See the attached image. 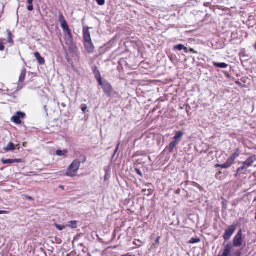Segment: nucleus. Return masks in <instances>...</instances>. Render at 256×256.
<instances>
[{"label":"nucleus","instance_id":"43","mask_svg":"<svg viewBox=\"0 0 256 256\" xmlns=\"http://www.w3.org/2000/svg\"><path fill=\"white\" fill-rule=\"evenodd\" d=\"M210 4V2H206L204 4V6L206 7L209 6Z\"/></svg>","mask_w":256,"mask_h":256},{"label":"nucleus","instance_id":"5","mask_svg":"<svg viewBox=\"0 0 256 256\" xmlns=\"http://www.w3.org/2000/svg\"><path fill=\"white\" fill-rule=\"evenodd\" d=\"M242 230H240L236 234L235 236L232 240L233 246L237 248L240 247L242 244Z\"/></svg>","mask_w":256,"mask_h":256},{"label":"nucleus","instance_id":"38","mask_svg":"<svg viewBox=\"0 0 256 256\" xmlns=\"http://www.w3.org/2000/svg\"><path fill=\"white\" fill-rule=\"evenodd\" d=\"M188 52H193V53H195V54H197V52H196V50H194L192 48H190L189 50L188 49Z\"/></svg>","mask_w":256,"mask_h":256},{"label":"nucleus","instance_id":"45","mask_svg":"<svg viewBox=\"0 0 256 256\" xmlns=\"http://www.w3.org/2000/svg\"><path fill=\"white\" fill-rule=\"evenodd\" d=\"M34 0H27V2H28H28H30V3H31V2H33V1H34Z\"/></svg>","mask_w":256,"mask_h":256},{"label":"nucleus","instance_id":"50","mask_svg":"<svg viewBox=\"0 0 256 256\" xmlns=\"http://www.w3.org/2000/svg\"><path fill=\"white\" fill-rule=\"evenodd\" d=\"M66 60L68 62H69L70 60V58L68 57V58H66Z\"/></svg>","mask_w":256,"mask_h":256},{"label":"nucleus","instance_id":"25","mask_svg":"<svg viewBox=\"0 0 256 256\" xmlns=\"http://www.w3.org/2000/svg\"><path fill=\"white\" fill-rule=\"evenodd\" d=\"M200 241V239L199 238H192L189 243L190 244H195L197 242H199Z\"/></svg>","mask_w":256,"mask_h":256},{"label":"nucleus","instance_id":"11","mask_svg":"<svg viewBox=\"0 0 256 256\" xmlns=\"http://www.w3.org/2000/svg\"><path fill=\"white\" fill-rule=\"evenodd\" d=\"M184 134V132L182 131H178L176 132L174 136V141L176 142L178 144L181 138Z\"/></svg>","mask_w":256,"mask_h":256},{"label":"nucleus","instance_id":"10","mask_svg":"<svg viewBox=\"0 0 256 256\" xmlns=\"http://www.w3.org/2000/svg\"><path fill=\"white\" fill-rule=\"evenodd\" d=\"M3 164H11L14 163H18L21 162L20 159H4L2 160Z\"/></svg>","mask_w":256,"mask_h":256},{"label":"nucleus","instance_id":"33","mask_svg":"<svg viewBox=\"0 0 256 256\" xmlns=\"http://www.w3.org/2000/svg\"><path fill=\"white\" fill-rule=\"evenodd\" d=\"M4 46L3 45L2 40H0V50L2 51L4 49Z\"/></svg>","mask_w":256,"mask_h":256},{"label":"nucleus","instance_id":"32","mask_svg":"<svg viewBox=\"0 0 256 256\" xmlns=\"http://www.w3.org/2000/svg\"><path fill=\"white\" fill-rule=\"evenodd\" d=\"M230 167V166H228V164H227L226 162H225L223 164H220V168H228Z\"/></svg>","mask_w":256,"mask_h":256},{"label":"nucleus","instance_id":"34","mask_svg":"<svg viewBox=\"0 0 256 256\" xmlns=\"http://www.w3.org/2000/svg\"><path fill=\"white\" fill-rule=\"evenodd\" d=\"M135 171L141 177H142L143 175H142V172L140 170H139L138 168H135Z\"/></svg>","mask_w":256,"mask_h":256},{"label":"nucleus","instance_id":"12","mask_svg":"<svg viewBox=\"0 0 256 256\" xmlns=\"http://www.w3.org/2000/svg\"><path fill=\"white\" fill-rule=\"evenodd\" d=\"M174 50H184L185 52H188V48L182 44H178V45L175 46L174 47Z\"/></svg>","mask_w":256,"mask_h":256},{"label":"nucleus","instance_id":"37","mask_svg":"<svg viewBox=\"0 0 256 256\" xmlns=\"http://www.w3.org/2000/svg\"><path fill=\"white\" fill-rule=\"evenodd\" d=\"M87 108V106L86 105H82V111L84 112H86V110Z\"/></svg>","mask_w":256,"mask_h":256},{"label":"nucleus","instance_id":"23","mask_svg":"<svg viewBox=\"0 0 256 256\" xmlns=\"http://www.w3.org/2000/svg\"><path fill=\"white\" fill-rule=\"evenodd\" d=\"M69 224V226L72 228H75L77 227V222L76 220L70 221Z\"/></svg>","mask_w":256,"mask_h":256},{"label":"nucleus","instance_id":"39","mask_svg":"<svg viewBox=\"0 0 256 256\" xmlns=\"http://www.w3.org/2000/svg\"><path fill=\"white\" fill-rule=\"evenodd\" d=\"M118 146H119V144L118 145L117 147L116 148V150H114V154H113L112 157H114V156H115L116 154V152H118Z\"/></svg>","mask_w":256,"mask_h":256},{"label":"nucleus","instance_id":"53","mask_svg":"<svg viewBox=\"0 0 256 256\" xmlns=\"http://www.w3.org/2000/svg\"><path fill=\"white\" fill-rule=\"evenodd\" d=\"M60 188H62L64 189V186H60Z\"/></svg>","mask_w":256,"mask_h":256},{"label":"nucleus","instance_id":"18","mask_svg":"<svg viewBox=\"0 0 256 256\" xmlns=\"http://www.w3.org/2000/svg\"><path fill=\"white\" fill-rule=\"evenodd\" d=\"M6 32L8 33V40L7 42L10 44H13L14 41L12 39V34L9 30H7Z\"/></svg>","mask_w":256,"mask_h":256},{"label":"nucleus","instance_id":"15","mask_svg":"<svg viewBox=\"0 0 256 256\" xmlns=\"http://www.w3.org/2000/svg\"><path fill=\"white\" fill-rule=\"evenodd\" d=\"M213 65L216 68H226L228 66V64L224 62H213Z\"/></svg>","mask_w":256,"mask_h":256},{"label":"nucleus","instance_id":"2","mask_svg":"<svg viewBox=\"0 0 256 256\" xmlns=\"http://www.w3.org/2000/svg\"><path fill=\"white\" fill-rule=\"evenodd\" d=\"M80 164V161L78 160H74L72 164L68 166L66 175L70 177L74 176L79 170Z\"/></svg>","mask_w":256,"mask_h":256},{"label":"nucleus","instance_id":"24","mask_svg":"<svg viewBox=\"0 0 256 256\" xmlns=\"http://www.w3.org/2000/svg\"><path fill=\"white\" fill-rule=\"evenodd\" d=\"M26 114L24 112H18L16 113V116H18V118L20 119V118H24Z\"/></svg>","mask_w":256,"mask_h":256},{"label":"nucleus","instance_id":"29","mask_svg":"<svg viewBox=\"0 0 256 256\" xmlns=\"http://www.w3.org/2000/svg\"><path fill=\"white\" fill-rule=\"evenodd\" d=\"M28 5L27 6V9L29 11H32L34 10L32 2H28Z\"/></svg>","mask_w":256,"mask_h":256},{"label":"nucleus","instance_id":"1","mask_svg":"<svg viewBox=\"0 0 256 256\" xmlns=\"http://www.w3.org/2000/svg\"><path fill=\"white\" fill-rule=\"evenodd\" d=\"M256 160V156H254L249 157L245 162H242V166L237 169L236 173L234 175L235 177H237L242 174L246 173V169L250 166Z\"/></svg>","mask_w":256,"mask_h":256},{"label":"nucleus","instance_id":"19","mask_svg":"<svg viewBox=\"0 0 256 256\" xmlns=\"http://www.w3.org/2000/svg\"><path fill=\"white\" fill-rule=\"evenodd\" d=\"M240 155V150L238 148L236 149V151L234 154H232L230 158L232 159L234 161L235 160V159L238 157Z\"/></svg>","mask_w":256,"mask_h":256},{"label":"nucleus","instance_id":"42","mask_svg":"<svg viewBox=\"0 0 256 256\" xmlns=\"http://www.w3.org/2000/svg\"><path fill=\"white\" fill-rule=\"evenodd\" d=\"M181 192V190L180 188H178L176 191V194H180V192Z\"/></svg>","mask_w":256,"mask_h":256},{"label":"nucleus","instance_id":"35","mask_svg":"<svg viewBox=\"0 0 256 256\" xmlns=\"http://www.w3.org/2000/svg\"><path fill=\"white\" fill-rule=\"evenodd\" d=\"M24 198H25L28 200H31V201H34V199L32 197H31L30 196H28L26 194L24 195Z\"/></svg>","mask_w":256,"mask_h":256},{"label":"nucleus","instance_id":"51","mask_svg":"<svg viewBox=\"0 0 256 256\" xmlns=\"http://www.w3.org/2000/svg\"><path fill=\"white\" fill-rule=\"evenodd\" d=\"M18 90H20V89H22V86H20V87L19 88V86H18Z\"/></svg>","mask_w":256,"mask_h":256},{"label":"nucleus","instance_id":"9","mask_svg":"<svg viewBox=\"0 0 256 256\" xmlns=\"http://www.w3.org/2000/svg\"><path fill=\"white\" fill-rule=\"evenodd\" d=\"M92 70L93 73L95 75V78L98 80V82H99L100 80H102L100 72L98 70L97 66H93L92 68Z\"/></svg>","mask_w":256,"mask_h":256},{"label":"nucleus","instance_id":"48","mask_svg":"<svg viewBox=\"0 0 256 256\" xmlns=\"http://www.w3.org/2000/svg\"><path fill=\"white\" fill-rule=\"evenodd\" d=\"M46 106H44V110H45L46 112Z\"/></svg>","mask_w":256,"mask_h":256},{"label":"nucleus","instance_id":"8","mask_svg":"<svg viewBox=\"0 0 256 256\" xmlns=\"http://www.w3.org/2000/svg\"><path fill=\"white\" fill-rule=\"evenodd\" d=\"M84 45L85 48L89 52H93L94 46L92 42V40L84 41Z\"/></svg>","mask_w":256,"mask_h":256},{"label":"nucleus","instance_id":"17","mask_svg":"<svg viewBox=\"0 0 256 256\" xmlns=\"http://www.w3.org/2000/svg\"><path fill=\"white\" fill-rule=\"evenodd\" d=\"M178 144L176 142L172 141L169 144L168 146V150L170 152H172L174 150V148H176V145Z\"/></svg>","mask_w":256,"mask_h":256},{"label":"nucleus","instance_id":"28","mask_svg":"<svg viewBox=\"0 0 256 256\" xmlns=\"http://www.w3.org/2000/svg\"><path fill=\"white\" fill-rule=\"evenodd\" d=\"M54 224L56 228L60 230H62L65 228V226L63 225H60L57 224Z\"/></svg>","mask_w":256,"mask_h":256},{"label":"nucleus","instance_id":"13","mask_svg":"<svg viewBox=\"0 0 256 256\" xmlns=\"http://www.w3.org/2000/svg\"><path fill=\"white\" fill-rule=\"evenodd\" d=\"M34 56L36 60H38V63L40 64H44L45 60L41 56L40 53L38 52H36L34 53Z\"/></svg>","mask_w":256,"mask_h":256},{"label":"nucleus","instance_id":"22","mask_svg":"<svg viewBox=\"0 0 256 256\" xmlns=\"http://www.w3.org/2000/svg\"><path fill=\"white\" fill-rule=\"evenodd\" d=\"M66 153H67V150H57L56 151V154L58 156H65V154Z\"/></svg>","mask_w":256,"mask_h":256},{"label":"nucleus","instance_id":"46","mask_svg":"<svg viewBox=\"0 0 256 256\" xmlns=\"http://www.w3.org/2000/svg\"><path fill=\"white\" fill-rule=\"evenodd\" d=\"M216 168H218V167H220V164H216Z\"/></svg>","mask_w":256,"mask_h":256},{"label":"nucleus","instance_id":"16","mask_svg":"<svg viewBox=\"0 0 256 256\" xmlns=\"http://www.w3.org/2000/svg\"><path fill=\"white\" fill-rule=\"evenodd\" d=\"M26 75V69L24 68L21 71V73L19 77V82H22L24 81V80H25Z\"/></svg>","mask_w":256,"mask_h":256},{"label":"nucleus","instance_id":"47","mask_svg":"<svg viewBox=\"0 0 256 256\" xmlns=\"http://www.w3.org/2000/svg\"><path fill=\"white\" fill-rule=\"evenodd\" d=\"M122 256H131L129 255L128 254H126L122 255Z\"/></svg>","mask_w":256,"mask_h":256},{"label":"nucleus","instance_id":"7","mask_svg":"<svg viewBox=\"0 0 256 256\" xmlns=\"http://www.w3.org/2000/svg\"><path fill=\"white\" fill-rule=\"evenodd\" d=\"M90 28H83V36L84 39V42L86 40H90L91 37L90 34V32H89Z\"/></svg>","mask_w":256,"mask_h":256},{"label":"nucleus","instance_id":"36","mask_svg":"<svg viewBox=\"0 0 256 256\" xmlns=\"http://www.w3.org/2000/svg\"><path fill=\"white\" fill-rule=\"evenodd\" d=\"M69 50L70 52H75L76 50V47H71L70 46L69 48Z\"/></svg>","mask_w":256,"mask_h":256},{"label":"nucleus","instance_id":"49","mask_svg":"<svg viewBox=\"0 0 256 256\" xmlns=\"http://www.w3.org/2000/svg\"><path fill=\"white\" fill-rule=\"evenodd\" d=\"M236 84H240V83L239 82H238V81L236 82Z\"/></svg>","mask_w":256,"mask_h":256},{"label":"nucleus","instance_id":"30","mask_svg":"<svg viewBox=\"0 0 256 256\" xmlns=\"http://www.w3.org/2000/svg\"><path fill=\"white\" fill-rule=\"evenodd\" d=\"M0 18L2 17V12L4 11V5L2 3L0 2Z\"/></svg>","mask_w":256,"mask_h":256},{"label":"nucleus","instance_id":"52","mask_svg":"<svg viewBox=\"0 0 256 256\" xmlns=\"http://www.w3.org/2000/svg\"><path fill=\"white\" fill-rule=\"evenodd\" d=\"M150 183H148V184H146V186H149V185H150Z\"/></svg>","mask_w":256,"mask_h":256},{"label":"nucleus","instance_id":"26","mask_svg":"<svg viewBox=\"0 0 256 256\" xmlns=\"http://www.w3.org/2000/svg\"><path fill=\"white\" fill-rule=\"evenodd\" d=\"M234 161L230 157L226 160V162L227 164H228V166H230L234 164Z\"/></svg>","mask_w":256,"mask_h":256},{"label":"nucleus","instance_id":"41","mask_svg":"<svg viewBox=\"0 0 256 256\" xmlns=\"http://www.w3.org/2000/svg\"><path fill=\"white\" fill-rule=\"evenodd\" d=\"M160 236H158L156 240H155V243L156 244H159L160 242Z\"/></svg>","mask_w":256,"mask_h":256},{"label":"nucleus","instance_id":"27","mask_svg":"<svg viewBox=\"0 0 256 256\" xmlns=\"http://www.w3.org/2000/svg\"><path fill=\"white\" fill-rule=\"evenodd\" d=\"M58 22L62 24L63 23V22H66V20H64V16L62 14H60L58 18Z\"/></svg>","mask_w":256,"mask_h":256},{"label":"nucleus","instance_id":"14","mask_svg":"<svg viewBox=\"0 0 256 256\" xmlns=\"http://www.w3.org/2000/svg\"><path fill=\"white\" fill-rule=\"evenodd\" d=\"M15 149H16L15 145L14 144V143H12L11 142L8 144V146L4 148V150L6 152L14 150Z\"/></svg>","mask_w":256,"mask_h":256},{"label":"nucleus","instance_id":"55","mask_svg":"<svg viewBox=\"0 0 256 256\" xmlns=\"http://www.w3.org/2000/svg\"><path fill=\"white\" fill-rule=\"evenodd\" d=\"M255 48L256 49V44H255Z\"/></svg>","mask_w":256,"mask_h":256},{"label":"nucleus","instance_id":"31","mask_svg":"<svg viewBox=\"0 0 256 256\" xmlns=\"http://www.w3.org/2000/svg\"><path fill=\"white\" fill-rule=\"evenodd\" d=\"M100 6H103L105 4V0H95Z\"/></svg>","mask_w":256,"mask_h":256},{"label":"nucleus","instance_id":"6","mask_svg":"<svg viewBox=\"0 0 256 256\" xmlns=\"http://www.w3.org/2000/svg\"><path fill=\"white\" fill-rule=\"evenodd\" d=\"M64 32V40L67 46H70L72 42V36L70 30L65 31Z\"/></svg>","mask_w":256,"mask_h":256},{"label":"nucleus","instance_id":"20","mask_svg":"<svg viewBox=\"0 0 256 256\" xmlns=\"http://www.w3.org/2000/svg\"><path fill=\"white\" fill-rule=\"evenodd\" d=\"M12 120L16 124H20L22 122L21 120L16 115L12 118Z\"/></svg>","mask_w":256,"mask_h":256},{"label":"nucleus","instance_id":"44","mask_svg":"<svg viewBox=\"0 0 256 256\" xmlns=\"http://www.w3.org/2000/svg\"><path fill=\"white\" fill-rule=\"evenodd\" d=\"M61 105L63 108H65L66 106V104L64 103H62Z\"/></svg>","mask_w":256,"mask_h":256},{"label":"nucleus","instance_id":"4","mask_svg":"<svg viewBox=\"0 0 256 256\" xmlns=\"http://www.w3.org/2000/svg\"><path fill=\"white\" fill-rule=\"evenodd\" d=\"M236 224H233L232 225L229 226L224 232V233L222 236L225 241L228 240L232 234L236 231Z\"/></svg>","mask_w":256,"mask_h":256},{"label":"nucleus","instance_id":"21","mask_svg":"<svg viewBox=\"0 0 256 256\" xmlns=\"http://www.w3.org/2000/svg\"><path fill=\"white\" fill-rule=\"evenodd\" d=\"M61 26L64 32L70 30L66 22H63V23L61 24Z\"/></svg>","mask_w":256,"mask_h":256},{"label":"nucleus","instance_id":"40","mask_svg":"<svg viewBox=\"0 0 256 256\" xmlns=\"http://www.w3.org/2000/svg\"><path fill=\"white\" fill-rule=\"evenodd\" d=\"M8 212L6 210H0V214H8Z\"/></svg>","mask_w":256,"mask_h":256},{"label":"nucleus","instance_id":"3","mask_svg":"<svg viewBox=\"0 0 256 256\" xmlns=\"http://www.w3.org/2000/svg\"><path fill=\"white\" fill-rule=\"evenodd\" d=\"M98 84L103 89L105 94L108 97H110L112 92L113 90L110 84L105 80H100L98 82Z\"/></svg>","mask_w":256,"mask_h":256},{"label":"nucleus","instance_id":"54","mask_svg":"<svg viewBox=\"0 0 256 256\" xmlns=\"http://www.w3.org/2000/svg\"><path fill=\"white\" fill-rule=\"evenodd\" d=\"M146 190H143L142 191L145 192Z\"/></svg>","mask_w":256,"mask_h":256}]
</instances>
